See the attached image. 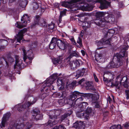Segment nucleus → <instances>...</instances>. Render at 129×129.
I'll list each match as a JSON object with an SVG mask.
<instances>
[{"label":"nucleus","instance_id":"nucleus-22","mask_svg":"<svg viewBox=\"0 0 129 129\" xmlns=\"http://www.w3.org/2000/svg\"><path fill=\"white\" fill-rule=\"evenodd\" d=\"M73 127L75 128L79 127L78 129H84V127H83V124L81 121H76L73 124Z\"/></svg>","mask_w":129,"mask_h":129},{"label":"nucleus","instance_id":"nucleus-56","mask_svg":"<svg viewBox=\"0 0 129 129\" xmlns=\"http://www.w3.org/2000/svg\"><path fill=\"white\" fill-rule=\"evenodd\" d=\"M125 94L126 95H129V91L128 90H126L125 91Z\"/></svg>","mask_w":129,"mask_h":129},{"label":"nucleus","instance_id":"nucleus-48","mask_svg":"<svg viewBox=\"0 0 129 129\" xmlns=\"http://www.w3.org/2000/svg\"><path fill=\"white\" fill-rule=\"evenodd\" d=\"M27 119V116L25 115H24L23 118L21 120V121L22 122L23 121H26Z\"/></svg>","mask_w":129,"mask_h":129},{"label":"nucleus","instance_id":"nucleus-49","mask_svg":"<svg viewBox=\"0 0 129 129\" xmlns=\"http://www.w3.org/2000/svg\"><path fill=\"white\" fill-rule=\"evenodd\" d=\"M124 126L125 128H129V122H126L124 124Z\"/></svg>","mask_w":129,"mask_h":129},{"label":"nucleus","instance_id":"nucleus-63","mask_svg":"<svg viewBox=\"0 0 129 129\" xmlns=\"http://www.w3.org/2000/svg\"><path fill=\"white\" fill-rule=\"evenodd\" d=\"M126 99L127 100L129 98V95H126Z\"/></svg>","mask_w":129,"mask_h":129},{"label":"nucleus","instance_id":"nucleus-60","mask_svg":"<svg viewBox=\"0 0 129 129\" xmlns=\"http://www.w3.org/2000/svg\"><path fill=\"white\" fill-rule=\"evenodd\" d=\"M107 100L108 101H109V103H110L111 102V98L110 97H109L108 98V99H107Z\"/></svg>","mask_w":129,"mask_h":129},{"label":"nucleus","instance_id":"nucleus-45","mask_svg":"<svg viewBox=\"0 0 129 129\" xmlns=\"http://www.w3.org/2000/svg\"><path fill=\"white\" fill-rule=\"evenodd\" d=\"M77 42L78 43L80 46H81L82 45V41L81 39H80L79 37L78 38V39Z\"/></svg>","mask_w":129,"mask_h":129},{"label":"nucleus","instance_id":"nucleus-55","mask_svg":"<svg viewBox=\"0 0 129 129\" xmlns=\"http://www.w3.org/2000/svg\"><path fill=\"white\" fill-rule=\"evenodd\" d=\"M87 85L89 87V89H91V90H94V89L93 87L92 88H89V87L91 85H89V82H88L87 83Z\"/></svg>","mask_w":129,"mask_h":129},{"label":"nucleus","instance_id":"nucleus-38","mask_svg":"<svg viewBox=\"0 0 129 129\" xmlns=\"http://www.w3.org/2000/svg\"><path fill=\"white\" fill-rule=\"evenodd\" d=\"M69 39L72 42V44L75 45H76L77 44L73 37H69Z\"/></svg>","mask_w":129,"mask_h":129},{"label":"nucleus","instance_id":"nucleus-16","mask_svg":"<svg viewBox=\"0 0 129 129\" xmlns=\"http://www.w3.org/2000/svg\"><path fill=\"white\" fill-rule=\"evenodd\" d=\"M83 95H84L80 96V97L77 98L75 101H71V102L72 103H70V104L72 107L75 106L77 105L79 106V104L78 103L79 101H82L83 100V97H85L86 96V94L83 93Z\"/></svg>","mask_w":129,"mask_h":129},{"label":"nucleus","instance_id":"nucleus-58","mask_svg":"<svg viewBox=\"0 0 129 129\" xmlns=\"http://www.w3.org/2000/svg\"><path fill=\"white\" fill-rule=\"evenodd\" d=\"M9 42H11L12 43H13L14 42L15 40L14 39L12 40L11 39H9Z\"/></svg>","mask_w":129,"mask_h":129},{"label":"nucleus","instance_id":"nucleus-18","mask_svg":"<svg viewBox=\"0 0 129 129\" xmlns=\"http://www.w3.org/2000/svg\"><path fill=\"white\" fill-rule=\"evenodd\" d=\"M95 59L98 62H102L104 61V57L103 55L101 53H96L95 55Z\"/></svg>","mask_w":129,"mask_h":129},{"label":"nucleus","instance_id":"nucleus-10","mask_svg":"<svg viewBox=\"0 0 129 129\" xmlns=\"http://www.w3.org/2000/svg\"><path fill=\"white\" fill-rule=\"evenodd\" d=\"M25 16H27V18H28L27 14H25L22 17L21 19V22H17L15 24V26L16 27L19 28H21L27 26V23L28 22L27 21H26L24 18V17Z\"/></svg>","mask_w":129,"mask_h":129},{"label":"nucleus","instance_id":"nucleus-44","mask_svg":"<svg viewBox=\"0 0 129 129\" xmlns=\"http://www.w3.org/2000/svg\"><path fill=\"white\" fill-rule=\"evenodd\" d=\"M87 109L86 110V112L90 114L92 112V109L90 107H87Z\"/></svg>","mask_w":129,"mask_h":129},{"label":"nucleus","instance_id":"nucleus-4","mask_svg":"<svg viewBox=\"0 0 129 129\" xmlns=\"http://www.w3.org/2000/svg\"><path fill=\"white\" fill-rule=\"evenodd\" d=\"M70 115V114L68 113H65L61 116L60 120L57 117L56 118L54 117V118H52L51 120H49L48 121V125L50 126H52L55 125L58 122L60 123L62 120L67 118L68 116H69Z\"/></svg>","mask_w":129,"mask_h":129},{"label":"nucleus","instance_id":"nucleus-15","mask_svg":"<svg viewBox=\"0 0 129 129\" xmlns=\"http://www.w3.org/2000/svg\"><path fill=\"white\" fill-rule=\"evenodd\" d=\"M83 93H81L77 91H75L71 93L70 96V99L71 100V101H73L77 97L80 96H83Z\"/></svg>","mask_w":129,"mask_h":129},{"label":"nucleus","instance_id":"nucleus-30","mask_svg":"<svg viewBox=\"0 0 129 129\" xmlns=\"http://www.w3.org/2000/svg\"><path fill=\"white\" fill-rule=\"evenodd\" d=\"M82 25L83 29H86L90 27V23L87 22H85L83 23Z\"/></svg>","mask_w":129,"mask_h":129},{"label":"nucleus","instance_id":"nucleus-53","mask_svg":"<svg viewBox=\"0 0 129 129\" xmlns=\"http://www.w3.org/2000/svg\"><path fill=\"white\" fill-rule=\"evenodd\" d=\"M81 52L83 56H84L85 55V51L83 50H82L81 51Z\"/></svg>","mask_w":129,"mask_h":129},{"label":"nucleus","instance_id":"nucleus-40","mask_svg":"<svg viewBox=\"0 0 129 129\" xmlns=\"http://www.w3.org/2000/svg\"><path fill=\"white\" fill-rule=\"evenodd\" d=\"M33 5V9L34 10H36L39 7L38 4L36 2L34 3Z\"/></svg>","mask_w":129,"mask_h":129},{"label":"nucleus","instance_id":"nucleus-52","mask_svg":"<svg viewBox=\"0 0 129 129\" xmlns=\"http://www.w3.org/2000/svg\"><path fill=\"white\" fill-rule=\"evenodd\" d=\"M123 3L122 2H121L119 4V6L120 8L122 7L123 6Z\"/></svg>","mask_w":129,"mask_h":129},{"label":"nucleus","instance_id":"nucleus-19","mask_svg":"<svg viewBox=\"0 0 129 129\" xmlns=\"http://www.w3.org/2000/svg\"><path fill=\"white\" fill-rule=\"evenodd\" d=\"M80 8L83 11H89L92 9L93 7L92 5L86 4L83 5H80Z\"/></svg>","mask_w":129,"mask_h":129},{"label":"nucleus","instance_id":"nucleus-59","mask_svg":"<svg viewBox=\"0 0 129 129\" xmlns=\"http://www.w3.org/2000/svg\"><path fill=\"white\" fill-rule=\"evenodd\" d=\"M79 15L80 17H82L86 15L85 13H83L81 14H80Z\"/></svg>","mask_w":129,"mask_h":129},{"label":"nucleus","instance_id":"nucleus-7","mask_svg":"<svg viewBox=\"0 0 129 129\" xmlns=\"http://www.w3.org/2000/svg\"><path fill=\"white\" fill-rule=\"evenodd\" d=\"M32 125V124L29 123V122L26 123L24 125V122L20 121V122L17 123L15 126L16 129H29Z\"/></svg>","mask_w":129,"mask_h":129},{"label":"nucleus","instance_id":"nucleus-39","mask_svg":"<svg viewBox=\"0 0 129 129\" xmlns=\"http://www.w3.org/2000/svg\"><path fill=\"white\" fill-rule=\"evenodd\" d=\"M77 85V82L76 81H73L70 84V86L72 88H73Z\"/></svg>","mask_w":129,"mask_h":129},{"label":"nucleus","instance_id":"nucleus-2","mask_svg":"<svg viewBox=\"0 0 129 129\" xmlns=\"http://www.w3.org/2000/svg\"><path fill=\"white\" fill-rule=\"evenodd\" d=\"M28 100H30V101H28L26 102L24 105H22L21 104H18L16 105L14 107V108L17 109L19 111H22L25 109L28 108L29 106L33 105L36 102L37 100L36 99H34L31 96L29 97L28 98Z\"/></svg>","mask_w":129,"mask_h":129},{"label":"nucleus","instance_id":"nucleus-34","mask_svg":"<svg viewBox=\"0 0 129 129\" xmlns=\"http://www.w3.org/2000/svg\"><path fill=\"white\" fill-rule=\"evenodd\" d=\"M14 61V59L12 57H9L8 58L7 61H5L6 64H8L9 63H11Z\"/></svg>","mask_w":129,"mask_h":129},{"label":"nucleus","instance_id":"nucleus-13","mask_svg":"<svg viewBox=\"0 0 129 129\" xmlns=\"http://www.w3.org/2000/svg\"><path fill=\"white\" fill-rule=\"evenodd\" d=\"M40 111L37 109H35L33 110L32 112V116H33V119H35L36 120L41 119V115L40 114Z\"/></svg>","mask_w":129,"mask_h":129},{"label":"nucleus","instance_id":"nucleus-31","mask_svg":"<svg viewBox=\"0 0 129 129\" xmlns=\"http://www.w3.org/2000/svg\"><path fill=\"white\" fill-rule=\"evenodd\" d=\"M58 76L59 75L57 73H55L53 74L48 78H50V79H51V80L52 81H52L54 82L55 80Z\"/></svg>","mask_w":129,"mask_h":129},{"label":"nucleus","instance_id":"nucleus-17","mask_svg":"<svg viewBox=\"0 0 129 129\" xmlns=\"http://www.w3.org/2000/svg\"><path fill=\"white\" fill-rule=\"evenodd\" d=\"M81 62L80 60L71 61L70 63V67L72 69L76 68L79 66Z\"/></svg>","mask_w":129,"mask_h":129},{"label":"nucleus","instance_id":"nucleus-57","mask_svg":"<svg viewBox=\"0 0 129 129\" xmlns=\"http://www.w3.org/2000/svg\"><path fill=\"white\" fill-rule=\"evenodd\" d=\"M95 107L96 108H98L99 107V105L98 104V103H95Z\"/></svg>","mask_w":129,"mask_h":129},{"label":"nucleus","instance_id":"nucleus-43","mask_svg":"<svg viewBox=\"0 0 129 129\" xmlns=\"http://www.w3.org/2000/svg\"><path fill=\"white\" fill-rule=\"evenodd\" d=\"M1 42L3 43L4 45H7L8 43V41H7L2 39L0 40V43Z\"/></svg>","mask_w":129,"mask_h":129},{"label":"nucleus","instance_id":"nucleus-37","mask_svg":"<svg viewBox=\"0 0 129 129\" xmlns=\"http://www.w3.org/2000/svg\"><path fill=\"white\" fill-rule=\"evenodd\" d=\"M53 129H65V128L63 125H61L55 126Z\"/></svg>","mask_w":129,"mask_h":129},{"label":"nucleus","instance_id":"nucleus-6","mask_svg":"<svg viewBox=\"0 0 129 129\" xmlns=\"http://www.w3.org/2000/svg\"><path fill=\"white\" fill-rule=\"evenodd\" d=\"M39 25L43 27L46 26V23L43 19H40V17L39 16H37L36 17L34 22L31 26V28H32L35 27L36 25Z\"/></svg>","mask_w":129,"mask_h":129},{"label":"nucleus","instance_id":"nucleus-47","mask_svg":"<svg viewBox=\"0 0 129 129\" xmlns=\"http://www.w3.org/2000/svg\"><path fill=\"white\" fill-rule=\"evenodd\" d=\"M84 117L86 119H88L89 118V116L90 115V114L87 113L86 112L84 113Z\"/></svg>","mask_w":129,"mask_h":129},{"label":"nucleus","instance_id":"nucleus-51","mask_svg":"<svg viewBox=\"0 0 129 129\" xmlns=\"http://www.w3.org/2000/svg\"><path fill=\"white\" fill-rule=\"evenodd\" d=\"M93 75L95 81L96 82H98V80L95 74L94 73Z\"/></svg>","mask_w":129,"mask_h":129},{"label":"nucleus","instance_id":"nucleus-62","mask_svg":"<svg viewBox=\"0 0 129 129\" xmlns=\"http://www.w3.org/2000/svg\"><path fill=\"white\" fill-rule=\"evenodd\" d=\"M52 90H54V86L53 85H52L51 88Z\"/></svg>","mask_w":129,"mask_h":129},{"label":"nucleus","instance_id":"nucleus-25","mask_svg":"<svg viewBox=\"0 0 129 129\" xmlns=\"http://www.w3.org/2000/svg\"><path fill=\"white\" fill-rule=\"evenodd\" d=\"M85 69L84 68H83L82 70H78L77 72L76 76L77 77V79L80 76H82L84 75V73L85 72Z\"/></svg>","mask_w":129,"mask_h":129},{"label":"nucleus","instance_id":"nucleus-33","mask_svg":"<svg viewBox=\"0 0 129 129\" xmlns=\"http://www.w3.org/2000/svg\"><path fill=\"white\" fill-rule=\"evenodd\" d=\"M110 129H122L121 125H118L117 126L114 125L111 127Z\"/></svg>","mask_w":129,"mask_h":129},{"label":"nucleus","instance_id":"nucleus-64","mask_svg":"<svg viewBox=\"0 0 129 129\" xmlns=\"http://www.w3.org/2000/svg\"><path fill=\"white\" fill-rule=\"evenodd\" d=\"M124 87H126L127 86V84H124Z\"/></svg>","mask_w":129,"mask_h":129},{"label":"nucleus","instance_id":"nucleus-3","mask_svg":"<svg viewBox=\"0 0 129 129\" xmlns=\"http://www.w3.org/2000/svg\"><path fill=\"white\" fill-rule=\"evenodd\" d=\"M122 49L121 51L120 54L119 53H116L115 55V57H117L116 58L117 63L116 64L119 63V62H121L122 63V58L123 56L126 57L127 56L126 50L128 49V47L126 46H123L122 47Z\"/></svg>","mask_w":129,"mask_h":129},{"label":"nucleus","instance_id":"nucleus-5","mask_svg":"<svg viewBox=\"0 0 129 129\" xmlns=\"http://www.w3.org/2000/svg\"><path fill=\"white\" fill-rule=\"evenodd\" d=\"M103 34L106 36L105 38L110 39V40L111 42L113 41L114 39H115L116 41L117 38L116 37H112L113 34L115 33V30H114L110 29L108 30L106 28H104L103 31Z\"/></svg>","mask_w":129,"mask_h":129},{"label":"nucleus","instance_id":"nucleus-26","mask_svg":"<svg viewBox=\"0 0 129 129\" xmlns=\"http://www.w3.org/2000/svg\"><path fill=\"white\" fill-rule=\"evenodd\" d=\"M16 59L15 64L14 65V68L15 69L16 66H19L22 63V61L20 59L19 60V57L17 56H15Z\"/></svg>","mask_w":129,"mask_h":129},{"label":"nucleus","instance_id":"nucleus-29","mask_svg":"<svg viewBox=\"0 0 129 129\" xmlns=\"http://www.w3.org/2000/svg\"><path fill=\"white\" fill-rule=\"evenodd\" d=\"M88 105L87 103L83 102L82 103H81L79 106L81 108V110H84L86 108Z\"/></svg>","mask_w":129,"mask_h":129},{"label":"nucleus","instance_id":"nucleus-41","mask_svg":"<svg viewBox=\"0 0 129 129\" xmlns=\"http://www.w3.org/2000/svg\"><path fill=\"white\" fill-rule=\"evenodd\" d=\"M99 98V96L98 94L94 95L92 97V99L93 100H97Z\"/></svg>","mask_w":129,"mask_h":129},{"label":"nucleus","instance_id":"nucleus-14","mask_svg":"<svg viewBox=\"0 0 129 129\" xmlns=\"http://www.w3.org/2000/svg\"><path fill=\"white\" fill-rule=\"evenodd\" d=\"M27 31V29L26 28H24L23 29L21 30L17 34L16 36H15V39L17 40L18 42H20V41L22 40L23 36V34H24Z\"/></svg>","mask_w":129,"mask_h":129},{"label":"nucleus","instance_id":"nucleus-28","mask_svg":"<svg viewBox=\"0 0 129 129\" xmlns=\"http://www.w3.org/2000/svg\"><path fill=\"white\" fill-rule=\"evenodd\" d=\"M119 79V80L120 81V82L121 83L122 81H124V83L125 84L127 82V78L126 77H124L122 78L121 79L120 78V75H118V76L116 79V80L117 81H118V80Z\"/></svg>","mask_w":129,"mask_h":129},{"label":"nucleus","instance_id":"nucleus-35","mask_svg":"<svg viewBox=\"0 0 129 129\" xmlns=\"http://www.w3.org/2000/svg\"><path fill=\"white\" fill-rule=\"evenodd\" d=\"M54 64H56L60 62V59L58 58H55L53 60Z\"/></svg>","mask_w":129,"mask_h":129},{"label":"nucleus","instance_id":"nucleus-36","mask_svg":"<svg viewBox=\"0 0 129 129\" xmlns=\"http://www.w3.org/2000/svg\"><path fill=\"white\" fill-rule=\"evenodd\" d=\"M57 83L58 86L61 85L62 84V81L61 78H59L58 79Z\"/></svg>","mask_w":129,"mask_h":129},{"label":"nucleus","instance_id":"nucleus-46","mask_svg":"<svg viewBox=\"0 0 129 129\" xmlns=\"http://www.w3.org/2000/svg\"><path fill=\"white\" fill-rule=\"evenodd\" d=\"M48 28L49 30H52L54 28V24H52L50 25H48Z\"/></svg>","mask_w":129,"mask_h":129},{"label":"nucleus","instance_id":"nucleus-61","mask_svg":"<svg viewBox=\"0 0 129 129\" xmlns=\"http://www.w3.org/2000/svg\"><path fill=\"white\" fill-rule=\"evenodd\" d=\"M107 79L106 78H105L104 77H103V80L104 81H107Z\"/></svg>","mask_w":129,"mask_h":129},{"label":"nucleus","instance_id":"nucleus-42","mask_svg":"<svg viewBox=\"0 0 129 129\" xmlns=\"http://www.w3.org/2000/svg\"><path fill=\"white\" fill-rule=\"evenodd\" d=\"M84 114L83 113H79L77 114V116L80 118H82L84 117Z\"/></svg>","mask_w":129,"mask_h":129},{"label":"nucleus","instance_id":"nucleus-1","mask_svg":"<svg viewBox=\"0 0 129 129\" xmlns=\"http://www.w3.org/2000/svg\"><path fill=\"white\" fill-rule=\"evenodd\" d=\"M96 16L99 17H101V18L92 20L91 23H94L96 25L101 27H103L107 23H108L112 21L114 22L115 18H118L120 16L119 13L118 12L117 14L115 15L113 17L112 15H109L106 12H97L96 13Z\"/></svg>","mask_w":129,"mask_h":129},{"label":"nucleus","instance_id":"nucleus-50","mask_svg":"<svg viewBox=\"0 0 129 129\" xmlns=\"http://www.w3.org/2000/svg\"><path fill=\"white\" fill-rule=\"evenodd\" d=\"M85 80V79L84 78H83L81 79L78 82L79 84H81Z\"/></svg>","mask_w":129,"mask_h":129},{"label":"nucleus","instance_id":"nucleus-54","mask_svg":"<svg viewBox=\"0 0 129 129\" xmlns=\"http://www.w3.org/2000/svg\"><path fill=\"white\" fill-rule=\"evenodd\" d=\"M62 6H63L66 7V3L65 2H62Z\"/></svg>","mask_w":129,"mask_h":129},{"label":"nucleus","instance_id":"nucleus-21","mask_svg":"<svg viewBox=\"0 0 129 129\" xmlns=\"http://www.w3.org/2000/svg\"><path fill=\"white\" fill-rule=\"evenodd\" d=\"M57 39L53 37L52 38V40L49 45V47L50 49H52L54 48L56 45V43L57 44Z\"/></svg>","mask_w":129,"mask_h":129},{"label":"nucleus","instance_id":"nucleus-20","mask_svg":"<svg viewBox=\"0 0 129 129\" xmlns=\"http://www.w3.org/2000/svg\"><path fill=\"white\" fill-rule=\"evenodd\" d=\"M117 58V57H115V56H114V58L112 61L110 63L111 67L112 68H117L122 65V63L121 62H119V63L116 64V63L117 62L116 60Z\"/></svg>","mask_w":129,"mask_h":129},{"label":"nucleus","instance_id":"nucleus-9","mask_svg":"<svg viewBox=\"0 0 129 129\" xmlns=\"http://www.w3.org/2000/svg\"><path fill=\"white\" fill-rule=\"evenodd\" d=\"M22 50L23 53V59L24 62L25 61L26 59H27V55L28 58L29 60H30L33 59V55L31 50H28L26 52V53L25 50L24 48H22Z\"/></svg>","mask_w":129,"mask_h":129},{"label":"nucleus","instance_id":"nucleus-23","mask_svg":"<svg viewBox=\"0 0 129 129\" xmlns=\"http://www.w3.org/2000/svg\"><path fill=\"white\" fill-rule=\"evenodd\" d=\"M79 55L77 51H73L66 58V59L68 61L70 60V59L74 56H76L77 57H79Z\"/></svg>","mask_w":129,"mask_h":129},{"label":"nucleus","instance_id":"nucleus-11","mask_svg":"<svg viewBox=\"0 0 129 129\" xmlns=\"http://www.w3.org/2000/svg\"><path fill=\"white\" fill-rule=\"evenodd\" d=\"M95 2V3H100V5L99 8L101 10L107 8L110 5V3L106 0H96Z\"/></svg>","mask_w":129,"mask_h":129},{"label":"nucleus","instance_id":"nucleus-12","mask_svg":"<svg viewBox=\"0 0 129 129\" xmlns=\"http://www.w3.org/2000/svg\"><path fill=\"white\" fill-rule=\"evenodd\" d=\"M68 45V43L65 41H62L57 39V46L59 49L64 50Z\"/></svg>","mask_w":129,"mask_h":129},{"label":"nucleus","instance_id":"nucleus-27","mask_svg":"<svg viewBox=\"0 0 129 129\" xmlns=\"http://www.w3.org/2000/svg\"><path fill=\"white\" fill-rule=\"evenodd\" d=\"M7 123L6 118L5 117H3L2 119L1 123L0 125L1 127L3 128V127H5L6 125H7Z\"/></svg>","mask_w":129,"mask_h":129},{"label":"nucleus","instance_id":"nucleus-8","mask_svg":"<svg viewBox=\"0 0 129 129\" xmlns=\"http://www.w3.org/2000/svg\"><path fill=\"white\" fill-rule=\"evenodd\" d=\"M105 35L104 36L103 38L99 41H96V44L98 46H101L103 45L109 44L111 43L110 39L105 38Z\"/></svg>","mask_w":129,"mask_h":129},{"label":"nucleus","instance_id":"nucleus-24","mask_svg":"<svg viewBox=\"0 0 129 129\" xmlns=\"http://www.w3.org/2000/svg\"><path fill=\"white\" fill-rule=\"evenodd\" d=\"M53 83V82L51 80V79L48 78H47L46 80L44 82V84L43 86V87L44 88L45 87H49L51 84Z\"/></svg>","mask_w":129,"mask_h":129},{"label":"nucleus","instance_id":"nucleus-32","mask_svg":"<svg viewBox=\"0 0 129 129\" xmlns=\"http://www.w3.org/2000/svg\"><path fill=\"white\" fill-rule=\"evenodd\" d=\"M66 10H63L62 11H61L60 12V15L59 16V21L60 22V21L61 20V17L63 16L64 15L66 14Z\"/></svg>","mask_w":129,"mask_h":129}]
</instances>
